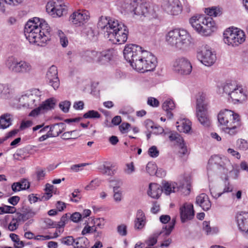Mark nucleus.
I'll use <instances>...</instances> for the list:
<instances>
[{
	"label": "nucleus",
	"instance_id": "obj_1",
	"mask_svg": "<svg viewBox=\"0 0 248 248\" xmlns=\"http://www.w3.org/2000/svg\"><path fill=\"white\" fill-rule=\"evenodd\" d=\"M125 59L136 70L144 73L153 71L157 63L156 59L151 53L143 51L138 45L129 44L124 50Z\"/></svg>",
	"mask_w": 248,
	"mask_h": 248
},
{
	"label": "nucleus",
	"instance_id": "obj_2",
	"mask_svg": "<svg viewBox=\"0 0 248 248\" xmlns=\"http://www.w3.org/2000/svg\"><path fill=\"white\" fill-rule=\"evenodd\" d=\"M24 34L31 43L40 46H44L51 39L50 27L46 21L38 17H34L27 22Z\"/></svg>",
	"mask_w": 248,
	"mask_h": 248
},
{
	"label": "nucleus",
	"instance_id": "obj_3",
	"mask_svg": "<svg viewBox=\"0 0 248 248\" xmlns=\"http://www.w3.org/2000/svg\"><path fill=\"white\" fill-rule=\"evenodd\" d=\"M98 27L104 36L115 44H123L127 41L128 30L124 24L110 17H102Z\"/></svg>",
	"mask_w": 248,
	"mask_h": 248
},
{
	"label": "nucleus",
	"instance_id": "obj_4",
	"mask_svg": "<svg viewBox=\"0 0 248 248\" xmlns=\"http://www.w3.org/2000/svg\"><path fill=\"white\" fill-rule=\"evenodd\" d=\"M217 119L220 125L224 126L222 131L230 136H234L239 131L241 123L239 115L227 109L221 110Z\"/></svg>",
	"mask_w": 248,
	"mask_h": 248
},
{
	"label": "nucleus",
	"instance_id": "obj_5",
	"mask_svg": "<svg viewBox=\"0 0 248 248\" xmlns=\"http://www.w3.org/2000/svg\"><path fill=\"white\" fill-rule=\"evenodd\" d=\"M165 39L169 45L176 49H182L190 44L191 36L186 30L177 28L168 31Z\"/></svg>",
	"mask_w": 248,
	"mask_h": 248
},
{
	"label": "nucleus",
	"instance_id": "obj_6",
	"mask_svg": "<svg viewBox=\"0 0 248 248\" xmlns=\"http://www.w3.org/2000/svg\"><path fill=\"white\" fill-rule=\"evenodd\" d=\"M189 23L197 32L204 36L210 35L217 29L213 18L204 15L192 16L189 19Z\"/></svg>",
	"mask_w": 248,
	"mask_h": 248
},
{
	"label": "nucleus",
	"instance_id": "obj_7",
	"mask_svg": "<svg viewBox=\"0 0 248 248\" xmlns=\"http://www.w3.org/2000/svg\"><path fill=\"white\" fill-rule=\"evenodd\" d=\"M207 106L208 103L205 100V95L202 93L197 99L196 116L199 122L205 127H209L211 124L207 112Z\"/></svg>",
	"mask_w": 248,
	"mask_h": 248
},
{
	"label": "nucleus",
	"instance_id": "obj_8",
	"mask_svg": "<svg viewBox=\"0 0 248 248\" xmlns=\"http://www.w3.org/2000/svg\"><path fill=\"white\" fill-rule=\"evenodd\" d=\"M224 41L228 45L238 46L245 41L244 32L238 28H229L223 33Z\"/></svg>",
	"mask_w": 248,
	"mask_h": 248
},
{
	"label": "nucleus",
	"instance_id": "obj_9",
	"mask_svg": "<svg viewBox=\"0 0 248 248\" xmlns=\"http://www.w3.org/2000/svg\"><path fill=\"white\" fill-rule=\"evenodd\" d=\"M111 56L109 51L108 50L98 52L88 50L85 52L83 57L84 60L89 62L102 65L108 62L111 59Z\"/></svg>",
	"mask_w": 248,
	"mask_h": 248
},
{
	"label": "nucleus",
	"instance_id": "obj_10",
	"mask_svg": "<svg viewBox=\"0 0 248 248\" xmlns=\"http://www.w3.org/2000/svg\"><path fill=\"white\" fill-rule=\"evenodd\" d=\"M46 11L53 17H60L66 12V6L62 0H53L46 4Z\"/></svg>",
	"mask_w": 248,
	"mask_h": 248
},
{
	"label": "nucleus",
	"instance_id": "obj_11",
	"mask_svg": "<svg viewBox=\"0 0 248 248\" xmlns=\"http://www.w3.org/2000/svg\"><path fill=\"white\" fill-rule=\"evenodd\" d=\"M162 7L167 13L172 15H178L182 10L179 0H163Z\"/></svg>",
	"mask_w": 248,
	"mask_h": 248
},
{
	"label": "nucleus",
	"instance_id": "obj_12",
	"mask_svg": "<svg viewBox=\"0 0 248 248\" xmlns=\"http://www.w3.org/2000/svg\"><path fill=\"white\" fill-rule=\"evenodd\" d=\"M197 57L202 63L207 66L213 65L216 60V54L206 47L198 53Z\"/></svg>",
	"mask_w": 248,
	"mask_h": 248
},
{
	"label": "nucleus",
	"instance_id": "obj_13",
	"mask_svg": "<svg viewBox=\"0 0 248 248\" xmlns=\"http://www.w3.org/2000/svg\"><path fill=\"white\" fill-rule=\"evenodd\" d=\"M90 18V14L85 10H78L74 12L70 16V20L76 26H80Z\"/></svg>",
	"mask_w": 248,
	"mask_h": 248
},
{
	"label": "nucleus",
	"instance_id": "obj_14",
	"mask_svg": "<svg viewBox=\"0 0 248 248\" xmlns=\"http://www.w3.org/2000/svg\"><path fill=\"white\" fill-rule=\"evenodd\" d=\"M55 106V99L50 98L40 105L38 107L33 109L29 113V116L31 117H36L41 113H44L48 110L53 109Z\"/></svg>",
	"mask_w": 248,
	"mask_h": 248
},
{
	"label": "nucleus",
	"instance_id": "obj_15",
	"mask_svg": "<svg viewBox=\"0 0 248 248\" xmlns=\"http://www.w3.org/2000/svg\"><path fill=\"white\" fill-rule=\"evenodd\" d=\"M173 67L176 71L182 75H188L192 71L190 62L184 58L176 59L173 63Z\"/></svg>",
	"mask_w": 248,
	"mask_h": 248
},
{
	"label": "nucleus",
	"instance_id": "obj_16",
	"mask_svg": "<svg viewBox=\"0 0 248 248\" xmlns=\"http://www.w3.org/2000/svg\"><path fill=\"white\" fill-rule=\"evenodd\" d=\"M180 214L181 220L183 223L192 219L194 216L193 204L191 203H184L180 208Z\"/></svg>",
	"mask_w": 248,
	"mask_h": 248
},
{
	"label": "nucleus",
	"instance_id": "obj_17",
	"mask_svg": "<svg viewBox=\"0 0 248 248\" xmlns=\"http://www.w3.org/2000/svg\"><path fill=\"white\" fill-rule=\"evenodd\" d=\"M46 78L47 81L54 90L59 88L60 80L58 77V71L56 66L52 65L49 68L46 73Z\"/></svg>",
	"mask_w": 248,
	"mask_h": 248
},
{
	"label": "nucleus",
	"instance_id": "obj_18",
	"mask_svg": "<svg viewBox=\"0 0 248 248\" xmlns=\"http://www.w3.org/2000/svg\"><path fill=\"white\" fill-rule=\"evenodd\" d=\"M230 97L234 103H241L247 99V91L241 86H236L230 93Z\"/></svg>",
	"mask_w": 248,
	"mask_h": 248
},
{
	"label": "nucleus",
	"instance_id": "obj_19",
	"mask_svg": "<svg viewBox=\"0 0 248 248\" xmlns=\"http://www.w3.org/2000/svg\"><path fill=\"white\" fill-rule=\"evenodd\" d=\"M9 68L15 73H27L30 71L31 66L25 61L18 62L14 60L9 65Z\"/></svg>",
	"mask_w": 248,
	"mask_h": 248
},
{
	"label": "nucleus",
	"instance_id": "obj_20",
	"mask_svg": "<svg viewBox=\"0 0 248 248\" xmlns=\"http://www.w3.org/2000/svg\"><path fill=\"white\" fill-rule=\"evenodd\" d=\"M235 218L240 231L248 232V212L238 213L236 215Z\"/></svg>",
	"mask_w": 248,
	"mask_h": 248
},
{
	"label": "nucleus",
	"instance_id": "obj_21",
	"mask_svg": "<svg viewBox=\"0 0 248 248\" xmlns=\"http://www.w3.org/2000/svg\"><path fill=\"white\" fill-rule=\"evenodd\" d=\"M125 8L127 9V11L133 13L135 15H143L145 16V14L147 12V9L145 8L144 5L142 4L138 5L136 0L131 1L129 4L127 3Z\"/></svg>",
	"mask_w": 248,
	"mask_h": 248
},
{
	"label": "nucleus",
	"instance_id": "obj_22",
	"mask_svg": "<svg viewBox=\"0 0 248 248\" xmlns=\"http://www.w3.org/2000/svg\"><path fill=\"white\" fill-rule=\"evenodd\" d=\"M196 203L204 211L209 210L212 205L208 196L205 193H201L197 196Z\"/></svg>",
	"mask_w": 248,
	"mask_h": 248
},
{
	"label": "nucleus",
	"instance_id": "obj_23",
	"mask_svg": "<svg viewBox=\"0 0 248 248\" xmlns=\"http://www.w3.org/2000/svg\"><path fill=\"white\" fill-rule=\"evenodd\" d=\"M65 124L63 123H60L55 124L49 126V125L46 126L43 128L41 129L40 132H42L46 131L49 127V133L50 136L52 137H55L58 136L64 130Z\"/></svg>",
	"mask_w": 248,
	"mask_h": 248
},
{
	"label": "nucleus",
	"instance_id": "obj_24",
	"mask_svg": "<svg viewBox=\"0 0 248 248\" xmlns=\"http://www.w3.org/2000/svg\"><path fill=\"white\" fill-rule=\"evenodd\" d=\"M35 96L32 94L30 95H22L18 99V102L19 105L23 107L32 108L36 106V104L35 102Z\"/></svg>",
	"mask_w": 248,
	"mask_h": 248
},
{
	"label": "nucleus",
	"instance_id": "obj_25",
	"mask_svg": "<svg viewBox=\"0 0 248 248\" xmlns=\"http://www.w3.org/2000/svg\"><path fill=\"white\" fill-rule=\"evenodd\" d=\"M163 192L162 187L156 183H151L147 191L148 195L154 199H158Z\"/></svg>",
	"mask_w": 248,
	"mask_h": 248
},
{
	"label": "nucleus",
	"instance_id": "obj_26",
	"mask_svg": "<svg viewBox=\"0 0 248 248\" xmlns=\"http://www.w3.org/2000/svg\"><path fill=\"white\" fill-rule=\"evenodd\" d=\"M178 125H176L177 130L180 132L187 133L191 129V123L186 119L180 120L177 122Z\"/></svg>",
	"mask_w": 248,
	"mask_h": 248
},
{
	"label": "nucleus",
	"instance_id": "obj_27",
	"mask_svg": "<svg viewBox=\"0 0 248 248\" xmlns=\"http://www.w3.org/2000/svg\"><path fill=\"white\" fill-rule=\"evenodd\" d=\"M162 109L166 112V115L169 119H171L173 117V113L171 112L175 108V104L173 100L171 99H167L162 104Z\"/></svg>",
	"mask_w": 248,
	"mask_h": 248
},
{
	"label": "nucleus",
	"instance_id": "obj_28",
	"mask_svg": "<svg viewBox=\"0 0 248 248\" xmlns=\"http://www.w3.org/2000/svg\"><path fill=\"white\" fill-rule=\"evenodd\" d=\"M134 223L136 229L140 230L144 227L146 223L145 216L142 210L138 211Z\"/></svg>",
	"mask_w": 248,
	"mask_h": 248
},
{
	"label": "nucleus",
	"instance_id": "obj_29",
	"mask_svg": "<svg viewBox=\"0 0 248 248\" xmlns=\"http://www.w3.org/2000/svg\"><path fill=\"white\" fill-rule=\"evenodd\" d=\"M115 182L113 181H111V186L113 187L114 192V199L117 202H119L121 201L122 197V191L119 189L120 186L122 184V182L120 181L117 182V184H114Z\"/></svg>",
	"mask_w": 248,
	"mask_h": 248
},
{
	"label": "nucleus",
	"instance_id": "obj_30",
	"mask_svg": "<svg viewBox=\"0 0 248 248\" xmlns=\"http://www.w3.org/2000/svg\"><path fill=\"white\" fill-rule=\"evenodd\" d=\"M13 90L8 84L0 83V96L6 99L10 97L13 94Z\"/></svg>",
	"mask_w": 248,
	"mask_h": 248
},
{
	"label": "nucleus",
	"instance_id": "obj_31",
	"mask_svg": "<svg viewBox=\"0 0 248 248\" xmlns=\"http://www.w3.org/2000/svg\"><path fill=\"white\" fill-rule=\"evenodd\" d=\"M11 115L9 114H4L0 117V128L6 129L12 124Z\"/></svg>",
	"mask_w": 248,
	"mask_h": 248
},
{
	"label": "nucleus",
	"instance_id": "obj_32",
	"mask_svg": "<svg viewBox=\"0 0 248 248\" xmlns=\"http://www.w3.org/2000/svg\"><path fill=\"white\" fill-rule=\"evenodd\" d=\"M54 186L49 184L46 185L45 189V193L39 199L40 201H46L48 200L52 196V191Z\"/></svg>",
	"mask_w": 248,
	"mask_h": 248
},
{
	"label": "nucleus",
	"instance_id": "obj_33",
	"mask_svg": "<svg viewBox=\"0 0 248 248\" xmlns=\"http://www.w3.org/2000/svg\"><path fill=\"white\" fill-rule=\"evenodd\" d=\"M163 191L166 195H170L172 192H175L176 184L175 183L165 182L162 183Z\"/></svg>",
	"mask_w": 248,
	"mask_h": 248
},
{
	"label": "nucleus",
	"instance_id": "obj_34",
	"mask_svg": "<svg viewBox=\"0 0 248 248\" xmlns=\"http://www.w3.org/2000/svg\"><path fill=\"white\" fill-rule=\"evenodd\" d=\"M144 126L148 130L150 129L157 130V131H155L154 132L156 134L161 133L163 131V129L160 126H155L154 122L147 119L144 122Z\"/></svg>",
	"mask_w": 248,
	"mask_h": 248
},
{
	"label": "nucleus",
	"instance_id": "obj_35",
	"mask_svg": "<svg viewBox=\"0 0 248 248\" xmlns=\"http://www.w3.org/2000/svg\"><path fill=\"white\" fill-rule=\"evenodd\" d=\"M169 138L170 141L173 142L174 144L178 146L184 142L183 138L176 132L170 133Z\"/></svg>",
	"mask_w": 248,
	"mask_h": 248
},
{
	"label": "nucleus",
	"instance_id": "obj_36",
	"mask_svg": "<svg viewBox=\"0 0 248 248\" xmlns=\"http://www.w3.org/2000/svg\"><path fill=\"white\" fill-rule=\"evenodd\" d=\"M205 13L210 16L216 17L222 14L221 9L217 7H212L205 9Z\"/></svg>",
	"mask_w": 248,
	"mask_h": 248
},
{
	"label": "nucleus",
	"instance_id": "obj_37",
	"mask_svg": "<svg viewBox=\"0 0 248 248\" xmlns=\"http://www.w3.org/2000/svg\"><path fill=\"white\" fill-rule=\"evenodd\" d=\"M79 137H80L79 132L77 130L65 132L62 135V138L66 140L76 139Z\"/></svg>",
	"mask_w": 248,
	"mask_h": 248
},
{
	"label": "nucleus",
	"instance_id": "obj_38",
	"mask_svg": "<svg viewBox=\"0 0 248 248\" xmlns=\"http://www.w3.org/2000/svg\"><path fill=\"white\" fill-rule=\"evenodd\" d=\"M88 244V240L85 237H79L75 239L73 244L74 248H86Z\"/></svg>",
	"mask_w": 248,
	"mask_h": 248
},
{
	"label": "nucleus",
	"instance_id": "obj_39",
	"mask_svg": "<svg viewBox=\"0 0 248 248\" xmlns=\"http://www.w3.org/2000/svg\"><path fill=\"white\" fill-rule=\"evenodd\" d=\"M10 237L14 242L15 248H22L24 246V243L22 241H20L18 235L15 233H11Z\"/></svg>",
	"mask_w": 248,
	"mask_h": 248
},
{
	"label": "nucleus",
	"instance_id": "obj_40",
	"mask_svg": "<svg viewBox=\"0 0 248 248\" xmlns=\"http://www.w3.org/2000/svg\"><path fill=\"white\" fill-rule=\"evenodd\" d=\"M16 209L14 206L3 205L0 207V215L4 214H13L15 213Z\"/></svg>",
	"mask_w": 248,
	"mask_h": 248
},
{
	"label": "nucleus",
	"instance_id": "obj_41",
	"mask_svg": "<svg viewBox=\"0 0 248 248\" xmlns=\"http://www.w3.org/2000/svg\"><path fill=\"white\" fill-rule=\"evenodd\" d=\"M101 184V181L98 178L93 180L89 185L85 187L87 190H93L97 188Z\"/></svg>",
	"mask_w": 248,
	"mask_h": 248
},
{
	"label": "nucleus",
	"instance_id": "obj_42",
	"mask_svg": "<svg viewBox=\"0 0 248 248\" xmlns=\"http://www.w3.org/2000/svg\"><path fill=\"white\" fill-rule=\"evenodd\" d=\"M101 117L100 114L97 111L91 110L84 113L83 118H99Z\"/></svg>",
	"mask_w": 248,
	"mask_h": 248
},
{
	"label": "nucleus",
	"instance_id": "obj_43",
	"mask_svg": "<svg viewBox=\"0 0 248 248\" xmlns=\"http://www.w3.org/2000/svg\"><path fill=\"white\" fill-rule=\"evenodd\" d=\"M221 158L217 156H215L209 159L208 162V167L210 165H212L214 164L217 165V166H219L221 167H224V165L221 163Z\"/></svg>",
	"mask_w": 248,
	"mask_h": 248
},
{
	"label": "nucleus",
	"instance_id": "obj_44",
	"mask_svg": "<svg viewBox=\"0 0 248 248\" xmlns=\"http://www.w3.org/2000/svg\"><path fill=\"white\" fill-rule=\"evenodd\" d=\"M61 242L67 246H73L75 242V239L72 236L64 237L60 239Z\"/></svg>",
	"mask_w": 248,
	"mask_h": 248
},
{
	"label": "nucleus",
	"instance_id": "obj_45",
	"mask_svg": "<svg viewBox=\"0 0 248 248\" xmlns=\"http://www.w3.org/2000/svg\"><path fill=\"white\" fill-rule=\"evenodd\" d=\"M237 145L240 150L245 151L248 149V141L245 140H238L237 141Z\"/></svg>",
	"mask_w": 248,
	"mask_h": 248
},
{
	"label": "nucleus",
	"instance_id": "obj_46",
	"mask_svg": "<svg viewBox=\"0 0 248 248\" xmlns=\"http://www.w3.org/2000/svg\"><path fill=\"white\" fill-rule=\"evenodd\" d=\"M58 34L60 39V43L63 47H66L67 46L68 44V41L67 38L65 36L64 33L61 31H58Z\"/></svg>",
	"mask_w": 248,
	"mask_h": 248
},
{
	"label": "nucleus",
	"instance_id": "obj_47",
	"mask_svg": "<svg viewBox=\"0 0 248 248\" xmlns=\"http://www.w3.org/2000/svg\"><path fill=\"white\" fill-rule=\"evenodd\" d=\"M146 169L147 171L150 175L155 174L156 172V166L152 163H148Z\"/></svg>",
	"mask_w": 248,
	"mask_h": 248
},
{
	"label": "nucleus",
	"instance_id": "obj_48",
	"mask_svg": "<svg viewBox=\"0 0 248 248\" xmlns=\"http://www.w3.org/2000/svg\"><path fill=\"white\" fill-rule=\"evenodd\" d=\"M44 223L48 228H57V222L53 221L49 218H46L44 220Z\"/></svg>",
	"mask_w": 248,
	"mask_h": 248
},
{
	"label": "nucleus",
	"instance_id": "obj_49",
	"mask_svg": "<svg viewBox=\"0 0 248 248\" xmlns=\"http://www.w3.org/2000/svg\"><path fill=\"white\" fill-rule=\"evenodd\" d=\"M36 175L38 181L43 180L46 176V171L45 169L37 168L36 171Z\"/></svg>",
	"mask_w": 248,
	"mask_h": 248
},
{
	"label": "nucleus",
	"instance_id": "obj_50",
	"mask_svg": "<svg viewBox=\"0 0 248 248\" xmlns=\"http://www.w3.org/2000/svg\"><path fill=\"white\" fill-rule=\"evenodd\" d=\"M175 223V220L174 219H172L171 222L169 223L167 225H166L165 227H163V229H165L166 230V232L165 233L167 235H169L172 229L174 227V225Z\"/></svg>",
	"mask_w": 248,
	"mask_h": 248
},
{
	"label": "nucleus",
	"instance_id": "obj_51",
	"mask_svg": "<svg viewBox=\"0 0 248 248\" xmlns=\"http://www.w3.org/2000/svg\"><path fill=\"white\" fill-rule=\"evenodd\" d=\"M68 221V217L67 214L63 215L61 218L60 221L57 222V228L64 227L65 224Z\"/></svg>",
	"mask_w": 248,
	"mask_h": 248
},
{
	"label": "nucleus",
	"instance_id": "obj_52",
	"mask_svg": "<svg viewBox=\"0 0 248 248\" xmlns=\"http://www.w3.org/2000/svg\"><path fill=\"white\" fill-rule=\"evenodd\" d=\"M13 218L19 224L26 221L24 214L19 212L16 213Z\"/></svg>",
	"mask_w": 248,
	"mask_h": 248
},
{
	"label": "nucleus",
	"instance_id": "obj_53",
	"mask_svg": "<svg viewBox=\"0 0 248 248\" xmlns=\"http://www.w3.org/2000/svg\"><path fill=\"white\" fill-rule=\"evenodd\" d=\"M235 87L234 85L232 83H227L223 87V91L224 93L228 94L230 97V93H232V91H233Z\"/></svg>",
	"mask_w": 248,
	"mask_h": 248
},
{
	"label": "nucleus",
	"instance_id": "obj_54",
	"mask_svg": "<svg viewBox=\"0 0 248 248\" xmlns=\"http://www.w3.org/2000/svg\"><path fill=\"white\" fill-rule=\"evenodd\" d=\"M130 126L131 124L128 123H123L119 127V130L122 133L126 134L128 133Z\"/></svg>",
	"mask_w": 248,
	"mask_h": 248
},
{
	"label": "nucleus",
	"instance_id": "obj_55",
	"mask_svg": "<svg viewBox=\"0 0 248 248\" xmlns=\"http://www.w3.org/2000/svg\"><path fill=\"white\" fill-rule=\"evenodd\" d=\"M23 214H24V216H25V217L27 220L33 217L36 214V212L32 209H26Z\"/></svg>",
	"mask_w": 248,
	"mask_h": 248
},
{
	"label": "nucleus",
	"instance_id": "obj_56",
	"mask_svg": "<svg viewBox=\"0 0 248 248\" xmlns=\"http://www.w3.org/2000/svg\"><path fill=\"white\" fill-rule=\"evenodd\" d=\"M70 106V102L69 101H65L59 104L60 108L64 112H67L69 111Z\"/></svg>",
	"mask_w": 248,
	"mask_h": 248
},
{
	"label": "nucleus",
	"instance_id": "obj_57",
	"mask_svg": "<svg viewBox=\"0 0 248 248\" xmlns=\"http://www.w3.org/2000/svg\"><path fill=\"white\" fill-rule=\"evenodd\" d=\"M148 154L152 157H156L159 155V151L156 147L153 146L149 149Z\"/></svg>",
	"mask_w": 248,
	"mask_h": 248
},
{
	"label": "nucleus",
	"instance_id": "obj_58",
	"mask_svg": "<svg viewBox=\"0 0 248 248\" xmlns=\"http://www.w3.org/2000/svg\"><path fill=\"white\" fill-rule=\"evenodd\" d=\"M117 232L121 236H125L127 234V227L124 224H121L117 227Z\"/></svg>",
	"mask_w": 248,
	"mask_h": 248
},
{
	"label": "nucleus",
	"instance_id": "obj_59",
	"mask_svg": "<svg viewBox=\"0 0 248 248\" xmlns=\"http://www.w3.org/2000/svg\"><path fill=\"white\" fill-rule=\"evenodd\" d=\"M19 225V224L13 218L8 225V229L9 231L13 232L16 230Z\"/></svg>",
	"mask_w": 248,
	"mask_h": 248
},
{
	"label": "nucleus",
	"instance_id": "obj_60",
	"mask_svg": "<svg viewBox=\"0 0 248 248\" xmlns=\"http://www.w3.org/2000/svg\"><path fill=\"white\" fill-rule=\"evenodd\" d=\"M147 103L149 105L153 107H157L159 105L158 100L152 97H150L148 98Z\"/></svg>",
	"mask_w": 248,
	"mask_h": 248
},
{
	"label": "nucleus",
	"instance_id": "obj_61",
	"mask_svg": "<svg viewBox=\"0 0 248 248\" xmlns=\"http://www.w3.org/2000/svg\"><path fill=\"white\" fill-rule=\"evenodd\" d=\"M82 218V215L78 212H75L72 214L70 216V218L72 221L74 222H78Z\"/></svg>",
	"mask_w": 248,
	"mask_h": 248
},
{
	"label": "nucleus",
	"instance_id": "obj_62",
	"mask_svg": "<svg viewBox=\"0 0 248 248\" xmlns=\"http://www.w3.org/2000/svg\"><path fill=\"white\" fill-rule=\"evenodd\" d=\"M86 166V163H81L72 165L70 167V170L74 172H78L82 170L81 168Z\"/></svg>",
	"mask_w": 248,
	"mask_h": 248
},
{
	"label": "nucleus",
	"instance_id": "obj_63",
	"mask_svg": "<svg viewBox=\"0 0 248 248\" xmlns=\"http://www.w3.org/2000/svg\"><path fill=\"white\" fill-rule=\"evenodd\" d=\"M79 190L78 189H76L72 193V198L71 199V201L77 202L80 199V195L78 194L79 193Z\"/></svg>",
	"mask_w": 248,
	"mask_h": 248
},
{
	"label": "nucleus",
	"instance_id": "obj_64",
	"mask_svg": "<svg viewBox=\"0 0 248 248\" xmlns=\"http://www.w3.org/2000/svg\"><path fill=\"white\" fill-rule=\"evenodd\" d=\"M14 157L15 159L17 160H22L25 159L26 157L23 155V151L19 150L14 155Z\"/></svg>",
	"mask_w": 248,
	"mask_h": 248
}]
</instances>
